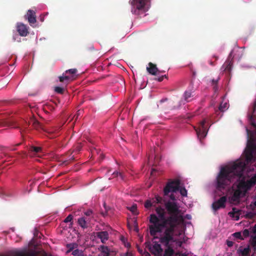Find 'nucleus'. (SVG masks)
Listing matches in <instances>:
<instances>
[{
    "label": "nucleus",
    "instance_id": "f257e3e1",
    "mask_svg": "<svg viewBox=\"0 0 256 256\" xmlns=\"http://www.w3.org/2000/svg\"><path fill=\"white\" fill-rule=\"evenodd\" d=\"M166 208L170 214L166 217L164 208L160 206L155 209L156 214L150 216V234L155 236L158 233H162L160 238V242L166 246L170 242H174V234L178 224V216L180 210L176 203L168 202L165 204Z\"/></svg>",
    "mask_w": 256,
    "mask_h": 256
},
{
    "label": "nucleus",
    "instance_id": "f03ea898",
    "mask_svg": "<svg viewBox=\"0 0 256 256\" xmlns=\"http://www.w3.org/2000/svg\"><path fill=\"white\" fill-rule=\"evenodd\" d=\"M246 165L242 160H238L231 166L222 168L216 178V188L222 190L229 185L235 177H238L239 182L237 188L231 197L233 202H239L241 196H244L246 192L256 184V174L250 180H245L243 172Z\"/></svg>",
    "mask_w": 256,
    "mask_h": 256
},
{
    "label": "nucleus",
    "instance_id": "7ed1b4c3",
    "mask_svg": "<svg viewBox=\"0 0 256 256\" xmlns=\"http://www.w3.org/2000/svg\"><path fill=\"white\" fill-rule=\"evenodd\" d=\"M246 132L248 137L246 148L245 150V162L246 164H248L256 160V158L254 156V152L256 150V143L251 130L246 128Z\"/></svg>",
    "mask_w": 256,
    "mask_h": 256
},
{
    "label": "nucleus",
    "instance_id": "20e7f679",
    "mask_svg": "<svg viewBox=\"0 0 256 256\" xmlns=\"http://www.w3.org/2000/svg\"><path fill=\"white\" fill-rule=\"evenodd\" d=\"M177 191H179L182 196H187V190L185 188L180 186V182L178 179L170 180L164 189V195H168L170 192H176Z\"/></svg>",
    "mask_w": 256,
    "mask_h": 256
},
{
    "label": "nucleus",
    "instance_id": "39448f33",
    "mask_svg": "<svg viewBox=\"0 0 256 256\" xmlns=\"http://www.w3.org/2000/svg\"><path fill=\"white\" fill-rule=\"evenodd\" d=\"M149 2L150 0H132V12L136 15L144 14L147 10L146 5Z\"/></svg>",
    "mask_w": 256,
    "mask_h": 256
},
{
    "label": "nucleus",
    "instance_id": "423d86ee",
    "mask_svg": "<svg viewBox=\"0 0 256 256\" xmlns=\"http://www.w3.org/2000/svg\"><path fill=\"white\" fill-rule=\"evenodd\" d=\"M206 120H204L200 122L199 126L195 128V130L196 132L198 138L200 140L206 136L208 132V128L206 126Z\"/></svg>",
    "mask_w": 256,
    "mask_h": 256
},
{
    "label": "nucleus",
    "instance_id": "0eeeda50",
    "mask_svg": "<svg viewBox=\"0 0 256 256\" xmlns=\"http://www.w3.org/2000/svg\"><path fill=\"white\" fill-rule=\"evenodd\" d=\"M146 247L154 256H162L163 250L161 248L160 244L156 242H154V244H151L149 243L148 244Z\"/></svg>",
    "mask_w": 256,
    "mask_h": 256
},
{
    "label": "nucleus",
    "instance_id": "6e6552de",
    "mask_svg": "<svg viewBox=\"0 0 256 256\" xmlns=\"http://www.w3.org/2000/svg\"><path fill=\"white\" fill-rule=\"evenodd\" d=\"M28 124H31L34 128L37 130H42V131L47 132L48 133H52L54 132V130H48L46 129L42 124L39 122L35 118H31L28 122Z\"/></svg>",
    "mask_w": 256,
    "mask_h": 256
},
{
    "label": "nucleus",
    "instance_id": "1a4fd4ad",
    "mask_svg": "<svg viewBox=\"0 0 256 256\" xmlns=\"http://www.w3.org/2000/svg\"><path fill=\"white\" fill-rule=\"evenodd\" d=\"M227 200L226 196L221 197L218 200L214 202L212 204V208L215 211L218 210L221 208H224L226 207V203Z\"/></svg>",
    "mask_w": 256,
    "mask_h": 256
},
{
    "label": "nucleus",
    "instance_id": "9d476101",
    "mask_svg": "<svg viewBox=\"0 0 256 256\" xmlns=\"http://www.w3.org/2000/svg\"><path fill=\"white\" fill-rule=\"evenodd\" d=\"M28 27L22 23H18L16 30L19 34L22 36H26L28 34Z\"/></svg>",
    "mask_w": 256,
    "mask_h": 256
},
{
    "label": "nucleus",
    "instance_id": "9b49d317",
    "mask_svg": "<svg viewBox=\"0 0 256 256\" xmlns=\"http://www.w3.org/2000/svg\"><path fill=\"white\" fill-rule=\"evenodd\" d=\"M24 18L28 20V22L30 25L34 24L36 22V12L34 10H29Z\"/></svg>",
    "mask_w": 256,
    "mask_h": 256
},
{
    "label": "nucleus",
    "instance_id": "f8f14e48",
    "mask_svg": "<svg viewBox=\"0 0 256 256\" xmlns=\"http://www.w3.org/2000/svg\"><path fill=\"white\" fill-rule=\"evenodd\" d=\"M96 236L102 242L103 244H105L109 238L108 233L106 231L97 232L96 233Z\"/></svg>",
    "mask_w": 256,
    "mask_h": 256
},
{
    "label": "nucleus",
    "instance_id": "ddd939ff",
    "mask_svg": "<svg viewBox=\"0 0 256 256\" xmlns=\"http://www.w3.org/2000/svg\"><path fill=\"white\" fill-rule=\"evenodd\" d=\"M59 81L66 86L72 80V76L66 75L64 72L58 76Z\"/></svg>",
    "mask_w": 256,
    "mask_h": 256
},
{
    "label": "nucleus",
    "instance_id": "4468645a",
    "mask_svg": "<svg viewBox=\"0 0 256 256\" xmlns=\"http://www.w3.org/2000/svg\"><path fill=\"white\" fill-rule=\"evenodd\" d=\"M240 211L236 208H232V211L228 212V214L230 216L234 218L236 220H238L240 218Z\"/></svg>",
    "mask_w": 256,
    "mask_h": 256
},
{
    "label": "nucleus",
    "instance_id": "2eb2a0df",
    "mask_svg": "<svg viewBox=\"0 0 256 256\" xmlns=\"http://www.w3.org/2000/svg\"><path fill=\"white\" fill-rule=\"evenodd\" d=\"M148 67L146 68L148 72L152 75H156V72L158 71L156 66L152 62L148 64Z\"/></svg>",
    "mask_w": 256,
    "mask_h": 256
},
{
    "label": "nucleus",
    "instance_id": "dca6fc26",
    "mask_svg": "<svg viewBox=\"0 0 256 256\" xmlns=\"http://www.w3.org/2000/svg\"><path fill=\"white\" fill-rule=\"evenodd\" d=\"M88 218L81 217L78 219V222L82 228H86L88 227Z\"/></svg>",
    "mask_w": 256,
    "mask_h": 256
},
{
    "label": "nucleus",
    "instance_id": "f3484780",
    "mask_svg": "<svg viewBox=\"0 0 256 256\" xmlns=\"http://www.w3.org/2000/svg\"><path fill=\"white\" fill-rule=\"evenodd\" d=\"M194 92L191 90H186L184 94V100L186 102H190L191 100H190V98L194 96Z\"/></svg>",
    "mask_w": 256,
    "mask_h": 256
},
{
    "label": "nucleus",
    "instance_id": "a211bd4d",
    "mask_svg": "<svg viewBox=\"0 0 256 256\" xmlns=\"http://www.w3.org/2000/svg\"><path fill=\"white\" fill-rule=\"evenodd\" d=\"M66 247L68 248L66 253H69L76 249L78 247V244L75 242L70 243L66 244Z\"/></svg>",
    "mask_w": 256,
    "mask_h": 256
},
{
    "label": "nucleus",
    "instance_id": "6ab92c4d",
    "mask_svg": "<svg viewBox=\"0 0 256 256\" xmlns=\"http://www.w3.org/2000/svg\"><path fill=\"white\" fill-rule=\"evenodd\" d=\"M29 153H34V154H39L42 152V148L38 146H32L29 148Z\"/></svg>",
    "mask_w": 256,
    "mask_h": 256
},
{
    "label": "nucleus",
    "instance_id": "aec40b11",
    "mask_svg": "<svg viewBox=\"0 0 256 256\" xmlns=\"http://www.w3.org/2000/svg\"><path fill=\"white\" fill-rule=\"evenodd\" d=\"M101 250L102 256H109L110 250L108 246H100Z\"/></svg>",
    "mask_w": 256,
    "mask_h": 256
},
{
    "label": "nucleus",
    "instance_id": "412c9836",
    "mask_svg": "<svg viewBox=\"0 0 256 256\" xmlns=\"http://www.w3.org/2000/svg\"><path fill=\"white\" fill-rule=\"evenodd\" d=\"M228 104L226 102L224 103L222 102L218 106V110H216V112H217L218 111H220L221 112H224L228 108Z\"/></svg>",
    "mask_w": 256,
    "mask_h": 256
},
{
    "label": "nucleus",
    "instance_id": "4be33fe9",
    "mask_svg": "<svg viewBox=\"0 0 256 256\" xmlns=\"http://www.w3.org/2000/svg\"><path fill=\"white\" fill-rule=\"evenodd\" d=\"M174 251L173 249L169 246L166 249L164 252L163 254H162V256H172L174 254Z\"/></svg>",
    "mask_w": 256,
    "mask_h": 256
},
{
    "label": "nucleus",
    "instance_id": "5701e85b",
    "mask_svg": "<svg viewBox=\"0 0 256 256\" xmlns=\"http://www.w3.org/2000/svg\"><path fill=\"white\" fill-rule=\"evenodd\" d=\"M78 70L76 68H72V69H69L68 70H66L65 71L64 73L65 74H70V76H72V80H74V74H76V73L77 72Z\"/></svg>",
    "mask_w": 256,
    "mask_h": 256
},
{
    "label": "nucleus",
    "instance_id": "b1692460",
    "mask_svg": "<svg viewBox=\"0 0 256 256\" xmlns=\"http://www.w3.org/2000/svg\"><path fill=\"white\" fill-rule=\"evenodd\" d=\"M72 254L74 256H85L84 251L78 248L73 250Z\"/></svg>",
    "mask_w": 256,
    "mask_h": 256
},
{
    "label": "nucleus",
    "instance_id": "393cba45",
    "mask_svg": "<svg viewBox=\"0 0 256 256\" xmlns=\"http://www.w3.org/2000/svg\"><path fill=\"white\" fill-rule=\"evenodd\" d=\"M232 61L226 62L223 66V67L224 66V70L230 72L232 68Z\"/></svg>",
    "mask_w": 256,
    "mask_h": 256
},
{
    "label": "nucleus",
    "instance_id": "a878e982",
    "mask_svg": "<svg viewBox=\"0 0 256 256\" xmlns=\"http://www.w3.org/2000/svg\"><path fill=\"white\" fill-rule=\"evenodd\" d=\"M238 251L242 255L248 256L250 252V250L248 248H245L242 250H239Z\"/></svg>",
    "mask_w": 256,
    "mask_h": 256
},
{
    "label": "nucleus",
    "instance_id": "bb28decb",
    "mask_svg": "<svg viewBox=\"0 0 256 256\" xmlns=\"http://www.w3.org/2000/svg\"><path fill=\"white\" fill-rule=\"evenodd\" d=\"M112 175L114 177H118L119 176L122 180H124V176L123 172H118V171H115L113 172Z\"/></svg>",
    "mask_w": 256,
    "mask_h": 256
},
{
    "label": "nucleus",
    "instance_id": "cd10ccee",
    "mask_svg": "<svg viewBox=\"0 0 256 256\" xmlns=\"http://www.w3.org/2000/svg\"><path fill=\"white\" fill-rule=\"evenodd\" d=\"M54 90V92L58 94H63L64 91V88L61 86H56Z\"/></svg>",
    "mask_w": 256,
    "mask_h": 256
},
{
    "label": "nucleus",
    "instance_id": "c85d7f7f",
    "mask_svg": "<svg viewBox=\"0 0 256 256\" xmlns=\"http://www.w3.org/2000/svg\"><path fill=\"white\" fill-rule=\"evenodd\" d=\"M219 80H220V78H218L216 80L212 79V84L214 86V91H216L218 89L217 83Z\"/></svg>",
    "mask_w": 256,
    "mask_h": 256
},
{
    "label": "nucleus",
    "instance_id": "c756f323",
    "mask_svg": "<svg viewBox=\"0 0 256 256\" xmlns=\"http://www.w3.org/2000/svg\"><path fill=\"white\" fill-rule=\"evenodd\" d=\"M128 209L133 214L135 215L138 214L137 206L136 204L132 205V206L129 208Z\"/></svg>",
    "mask_w": 256,
    "mask_h": 256
},
{
    "label": "nucleus",
    "instance_id": "7c9ffc66",
    "mask_svg": "<svg viewBox=\"0 0 256 256\" xmlns=\"http://www.w3.org/2000/svg\"><path fill=\"white\" fill-rule=\"evenodd\" d=\"M120 240L123 242V244H124V246L126 248H129L130 247V244L126 241V240L124 236H121Z\"/></svg>",
    "mask_w": 256,
    "mask_h": 256
},
{
    "label": "nucleus",
    "instance_id": "2f4dec72",
    "mask_svg": "<svg viewBox=\"0 0 256 256\" xmlns=\"http://www.w3.org/2000/svg\"><path fill=\"white\" fill-rule=\"evenodd\" d=\"M82 148V146L81 144H77L74 146L72 152H79Z\"/></svg>",
    "mask_w": 256,
    "mask_h": 256
},
{
    "label": "nucleus",
    "instance_id": "473e14b6",
    "mask_svg": "<svg viewBox=\"0 0 256 256\" xmlns=\"http://www.w3.org/2000/svg\"><path fill=\"white\" fill-rule=\"evenodd\" d=\"M256 216V214L252 212H248L246 214V218H253Z\"/></svg>",
    "mask_w": 256,
    "mask_h": 256
},
{
    "label": "nucleus",
    "instance_id": "72a5a7b5",
    "mask_svg": "<svg viewBox=\"0 0 256 256\" xmlns=\"http://www.w3.org/2000/svg\"><path fill=\"white\" fill-rule=\"evenodd\" d=\"M73 219V216L72 214H69L64 220V222H70Z\"/></svg>",
    "mask_w": 256,
    "mask_h": 256
},
{
    "label": "nucleus",
    "instance_id": "f704fd0d",
    "mask_svg": "<svg viewBox=\"0 0 256 256\" xmlns=\"http://www.w3.org/2000/svg\"><path fill=\"white\" fill-rule=\"evenodd\" d=\"M74 160V156H72L68 160H64L62 162V164H64V165H67L72 160Z\"/></svg>",
    "mask_w": 256,
    "mask_h": 256
},
{
    "label": "nucleus",
    "instance_id": "c9c22d12",
    "mask_svg": "<svg viewBox=\"0 0 256 256\" xmlns=\"http://www.w3.org/2000/svg\"><path fill=\"white\" fill-rule=\"evenodd\" d=\"M234 236L236 238H238L242 239V240L244 239V238L242 237V234L240 232H236L234 233Z\"/></svg>",
    "mask_w": 256,
    "mask_h": 256
},
{
    "label": "nucleus",
    "instance_id": "e433bc0d",
    "mask_svg": "<svg viewBox=\"0 0 256 256\" xmlns=\"http://www.w3.org/2000/svg\"><path fill=\"white\" fill-rule=\"evenodd\" d=\"M152 206V204L150 200H146L144 204L145 208H150Z\"/></svg>",
    "mask_w": 256,
    "mask_h": 256
},
{
    "label": "nucleus",
    "instance_id": "4c0bfd02",
    "mask_svg": "<svg viewBox=\"0 0 256 256\" xmlns=\"http://www.w3.org/2000/svg\"><path fill=\"white\" fill-rule=\"evenodd\" d=\"M249 234H250L249 230L248 229H245L242 232V235L244 238H246V237L248 236Z\"/></svg>",
    "mask_w": 256,
    "mask_h": 256
},
{
    "label": "nucleus",
    "instance_id": "58836bf2",
    "mask_svg": "<svg viewBox=\"0 0 256 256\" xmlns=\"http://www.w3.org/2000/svg\"><path fill=\"white\" fill-rule=\"evenodd\" d=\"M194 116V114L188 113L186 115V118L190 120V119L192 118H193Z\"/></svg>",
    "mask_w": 256,
    "mask_h": 256
},
{
    "label": "nucleus",
    "instance_id": "ea45409f",
    "mask_svg": "<svg viewBox=\"0 0 256 256\" xmlns=\"http://www.w3.org/2000/svg\"><path fill=\"white\" fill-rule=\"evenodd\" d=\"M20 156L22 158H24L26 156V152L22 151L21 152H19L18 153Z\"/></svg>",
    "mask_w": 256,
    "mask_h": 256
},
{
    "label": "nucleus",
    "instance_id": "a19ab883",
    "mask_svg": "<svg viewBox=\"0 0 256 256\" xmlns=\"http://www.w3.org/2000/svg\"><path fill=\"white\" fill-rule=\"evenodd\" d=\"M252 244L254 247V250H256V239L254 238H253Z\"/></svg>",
    "mask_w": 256,
    "mask_h": 256
},
{
    "label": "nucleus",
    "instance_id": "79ce46f5",
    "mask_svg": "<svg viewBox=\"0 0 256 256\" xmlns=\"http://www.w3.org/2000/svg\"><path fill=\"white\" fill-rule=\"evenodd\" d=\"M92 212L90 210H88L84 212V214L86 216H90L92 215Z\"/></svg>",
    "mask_w": 256,
    "mask_h": 256
},
{
    "label": "nucleus",
    "instance_id": "37998d69",
    "mask_svg": "<svg viewBox=\"0 0 256 256\" xmlns=\"http://www.w3.org/2000/svg\"><path fill=\"white\" fill-rule=\"evenodd\" d=\"M164 78H166V75L162 76L158 78H156L155 80H158V82H162Z\"/></svg>",
    "mask_w": 256,
    "mask_h": 256
},
{
    "label": "nucleus",
    "instance_id": "c03bdc74",
    "mask_svg": "<svg viewBox=\"0 0 256 256\" xmlns=\"http://www.w3.org/2000/svg\"><path fill=\"white\" fill-rule=\"evenodd\" d=\"M226 244L228 247H231L234 244V242L230 240H227Z\"/></svg>",
    "mask_w": 256,
    "mask_h": 256
},
{
    "label": "nucleus",
    "instance_id": "a18cd8bd",
    "mask_svg": "<svg viewBox=\"0 0 256 256\" xmlns=\"http://www.w3.org/2000/svg\"><path fill=\"white\" fill-rule=\"evenodd\" d=\"M16 256H25V254L22 252H18L16 254Z\"/></svg>",
    "mask_w": 256,
    "mask_h": 256
},
{
    "label": "nucleus",
    "instance_id": "49530a36",
    "mask_svg": "<svg viewBox=\"0 0 256 256\" xmlns=\"http://www.w3.org/2000/svg\"><path fill=\"white\" fill-rule=\"evenodd\" d=\"M252 232L254 234H256V224L254 227L252 228Z\"/></svg>",
    "mask_w": 256,
    "mask_h": 256
},
{
    "label": "nucleus",
    "instance_id": "de8ad7c7",
    "mask_svg": "<svg viewBox=\"0 0 256 256\" xmlns=\"http://www.w3.org/2000/svg\"><path fill=\"white\" fill-rule=\"evenodd\" d=\"M162 200V198H160V196L156 197V200L158 203H160Z\"/></svg>",
    "mask_w": 256,
    "mask_h": 256
},
{
    "label": "nucleus",
    "instance_id": "09e8293b",
    "mask_svg": "<svg viewBox=\"0 0 256 256\" xmlns=\"http://www.w3.org/2000/svg\"><path fill=\"white\" fill-rule=\"evenodd\" d=\"M125 256H132V254L131 252H127L126 253Z\"/></svg>",
    "mask_w": 256,
    "mask_h": 256
},
{
    "label": "nucleus",
    "instance_id": "8fccbe9b",
    "mask_svg": "<svg viewBox=\"0 0 256 256\" xmlns=\"http://www.w3.org/2000/svg\"><path fill=\"white\" fill-rule=\"evenodd\" d=\"M168 100V99L167 98H166L162 99V100L160 101V103H162V102H164L167 101Z\"/></svg>",
    "mask_w": 256,
    "mask_h": 256
},
{
    "label": "nucleus",
    "instance_id": "3c124183",
    "mask_svg": "<svg viewBox=\"0 0 256 256\" xmlns=\"http://www.w3.org/2000/svg\"><path fill=\"white\" fill-rule=\"evenodd\" d=\"M144 256H150V254L148 252H144Z\"/></svg>",
    "mask_w": 256,
    "mask_h": 256
},
{
    "label": "nucleus",
    "instance_id": "603ef678",
    "mask_svg": "<svg viewBox=\"0 0 256 256\" xmlns=\"http://www.w3.org/2000/svg\"><path fill=\"white\" fill-rule=\"evenodd\" d=\"M170 198H171L172 200H174V195H173L172 194H171V196H170Z\"/></svg>",
    "mask_w": 256,
    "mask_h": 256
},
{
    "label": "nucleus",
    "instance_id": "864d4df0",
    "mask_svg": "<svg viewBox=\"0 0 256 256\" xmlns=\"http://www.w3.org/2000/svg\"><path fill=\"white\" fill-rule=\"evenodd\" d=\"M16 150V149L15 148H10V150H12V151L15 150Z\"/></svg>",
    "mask_w": 256,
    "mask_h": 256
},
{
    "label": "nucleus",
    "instance_id": "5fc2aeb1",
    "mask_svg": "<svg viewBox=\"0 0 256 256\" xmlns=\"http://www.w3.org/2000/svg\"><path fill=\"white\" fill-rule=\"evenodd\" d=\"M20 144H21V143H18V144H17L16 146H20Z\"/></svg>",
    "mask_w": 256,
    "mask_h": 256
},
{
    "label": "nucleus",
    "instance_id": "6e6d98bb",
    "mask_svg": "<svg viewBox=\"0 0 256 256\" xmlns=\"http://www.w3.org/2000/svg\"><path fill=\"white\" fill-rule=\"evenodd\" d=\"M210 64L211 65H213V64H213V62H210Z\"/></svg>",
    "mask_w": 256,
    "mask_h": 256
},
{
    "label": "nucleus",
    "instance_id": "4d7b16f0",
    "mask_svg": "<svg viewBox=\"0 0 256 256\" xmlns=\"http://www.w3.org/2000/svg\"><path fill=\"white\" fill-rule=\"evenodd\" d=\"M78 114H77V116H76V119L78 118Z\"/></svg>",
    "mask_w": 256,
    "mask_h": 256
},
{
    "label": "nucleus",
    "instance_id": "13d9d810",
    "mask_svg": "<svg viewBox=\"0 0 256 256\" xmlns=\"http://www.w3.org/2000/svg\"><path fill=\"white\" fill-rule=\"evenodd\" d=\"M254 205L256 206V202H254Z\"/></svg>",
    "mask_w": 256,
    "mask_h": 256
},
{
    "label": "nucleus",
    "instance_id": "bf43d9fd",
    "mask_svg": "<svg viewBox=\"0 0 256 256\" xmlns=\"http://www.w3.org/2000/svg\"><path fill=\"white\" fill-rule=\"evenodd\" d=\"M136 231H138V228H136Z\"/></svg>",
    "mask_w": 256,
    "mask_h": 256
},
{
    "label": "nucleus",
    "instance_id": "052dcab7",
    "mask_svg": "<svg viewBox=\"0 0 256 256\" xmlns=\"http://www.w3.org/2000/svg\"><path fill=\"white\" fill-rule=\"evenodd\" d=\"M254 238H255V239H256V236Z\"/></svg>",
    "mask_w": 256,
    "mask_h": 256
},
{
    "label": "nucleus",
    "instance_id": "680f3d73",
    "mask_svg": "<svg viewBox=\"0 0 256 256\" xmlns=\"http://www.w3.org/2000/svg\"><path fill=\"white\" fill-rule=\"evenodd\" d=\"M242 256H244V255H242Z\"/></svg>",
    "mask_w": 256,
    "mask_h": 256
},
{
    "label": "nucleus",
    "instance_id": "e2e57ef3",
    "mask_svg": "<svg viewBox=\"0 0 256 256\" xmlns=\"http://www.w3.org/2000/svg\"><path fill=\"white\" fill-rule=\"evenodd\" d=\"M85 256H86L85 255Z\"/></svg>",
    "mask_w": 256,
    "mask_h": 256
}]
</instances>
